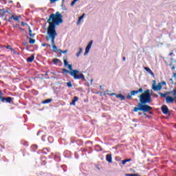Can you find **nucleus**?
Returning a JSON list of instances; mask_svg holds the SVG:
<instances>
[{
	"label": "nucleus",
	"instance_id": "27",
	"mask_svg": "<svg viewBox=\"0 0 176 176\" xmlns=\"http://www.w3.org/2000/svg\"><path fill=\"white\" fill-rule=\"evenodd\" d=\"M42 46H43V47L47 46V47H52V45L50 44H47V43H43V44H42Z\"/></svg>",
	"mask_w": 176,
	"mask_h": 176
},
{
	"label": "nucleus",
	"instance_id": "9",
	"mask_svg": "<svg viewBox=\"0 0 176 176\" xmlns=\"http://www.w3.org/2000/svg\"><path fill=\"white\" fill-rule=\"evenodd\" d=\"M91 45H93V41L91 40L89 44L87 45V46L85 48V56H86V54H89V52H90V49H91Z\"/></svg>",
	"mask_w": 176,
	"mask_h": 176
},
{
	"label": "nucleus",
	"instance_id": "42",
	"mask_svg": "<svg viewBox=\"0 0 176 176\" xmlns=\"http://www.w3.org/2000/svg\"><path fill=\"white\" fill-rule=\"evenodd\" d=\"M52 75H56V73L54 72H51Z\"/></svg>",
	"mask_w": 176,
	"mask_h": 176
},
{
	"label": "nucleus",
	"instance_id": "4",
	"mask_svg": "<svg viewBox=\"0 0 176 176\" xmlns=\"http://www.w3.org/2000/svg\"><path fill=\"white\" fill-rule=\"evenodd\" d=\"M163 86H166V82L164 81L159 82L158 85H156V81L153 80L152 89L154 91H159L162 90V87H163Z\"/></svg>",
	"mask_w": 176,
	"mask_h": 176
},
{
	"label": "nucleus",
	"instance_id": "41",
	"mask_svg": "<svg viewBox=\"0 0 176 176\" xmlns=\"http://www.w3.org/2000/svg\"><path fill=\"white\" fill-rule=\"evenodd\" d=\"M138 115H139L140 116H141V115H142V113L140 112V113H138Z\"/></svg>",
	"mask_w": 176,
	"mask_h": 176
},
{
	"label": "nucleus",
	"instance_id": "32",
	"mask_svg": "<svg viewBox=\"0 0 176 176\" xmlns=\"http://www.w3.org/2000/svg\"><path fill=\"white\" fill-rule=\"evenodd\" d=\"M126 160H124L122 161V164H123V166H124V164H126Z\"/></svg>",
	"mask_w": 176,
	"mask_h": 176
},
{
	"label": "nucleus",
	"instance_id": "44",
	"mask_svg": "<svg viewBox=\"0 0 176 176\" xmlns=\"http://www.w3.org/2000/svg\"><path fill=\"white\" fill-rule=\"evenodd\" d=\"M169 56H173V52H170V53L169 54Z\"/></svg>",
	"mask_w": 176,
	"mask_h": 176
},
{
	"label": "nucleus",
	"instance_id": "25",
	"mask_svg": "<svg viewBox=\"0 0 176 176\" xmlns=\"http://www.w3.org/2000/svg\"><path fill=\"white\" fill-rule=\"evenodd\" d=\"M62 71H63V74H69V70H67V69H62Z\"/></svg>",
	"mask_w": 176,
	"mask_h": 176
},
{
	"label": "nucleus",
	"instance_id": "33",
	"mask_svg": "<svg viewBox=\"0 0 176 176\" xmlns=\"http://www.w3.org/2000/svg\"><path fill=\"white\" fill-rule=\"evenodd\" d=\"M6 49H10V50H13V48L10 47V45H7Z\"/></svg>",
	"mask_w": 176,
	"mask_h": 176
},
{
	"label": "nucleus",
	"instance_id": "31",
	"mask_svg": "<svg viewBox=\"0 0 176 176\" xmlns=\"http://www.w3.org/2000/svg\"><path fill=\"white\" fill-rule=\"evenodd\" d=\"M50 1L51 3H54L57 2V1H58V0H50Z\"/></svg>",
	"mask_w": 176,
	"mask_h": 176
},
{
	"label": "nucleus",
	"instance_id": "3",
	"mask_svg": "<svg viewBox=\"0 0 176 176\" xmlns=\"http://www.w3.org/2000/svg\"><path fill=\"white\" fill-rule=\"evenodd\" d=\"M69 75H71L75 80L81 79V80H85L86 79L85 75H83V74H79V70L77 69L70 71Z\"/></svg>",
	"mask_w": 176,
	"mask_h": 176
},
{
	"label": "nucleus",
	"instance_id": "47",
	"mask_svg": "<svg viewBox=\"0 0 176 176\" xmlns=\"http://www.w3.org/2000/svg\"><path fill=\"white\" fill-rule=\"evenodd\" d=\"M149 113H150V115H152V111H150Z\"/></svg>",
	"mask_w": 176,
	"mask_h": 176
},
{
	"label": "nucleus",
	"instance_id": "19",
	"mask_svg": "<svg viewBox=\"0 0 176 176\" xmlns=\"http://www.w3.org/2000/svg\"><path fill=\"white\" fill-rule=\"evenodd\" d=\"M52 101H53L52 99H47V100L43 101V104H49V103L52 102Z\"/></svg>",
	"mask_w": 176,
	"mask_h": 176
},
{
	"label": "nucleus",
	"instance_id": "24",
	"mask_svg": "<svg viewBox=\"0 0 176 176\" xmlns=\"http://www.w3.org/2000/svg\"><path fill=\"white\" fill-rule=\"evenodd\" d=\"M82 52H83V50H82V48H80L78 52L76 54V57H79V56L82 54Z\"/></svg>",
	"mask_w": 176,
	"mask_h": 176
},
{
	"label": "nucleus",
	"instance_id": "8",
	"mask_svg": "<svg viewBox=\"0 0 176 176\" xmlns=\"http://www.w3.org/2000/svg\"><path fill=\"white\" fill-rule=\"evenodd\" d=\"M91 45H93V41L91 40L89 44L87 45V46L85 48V56H86V54H89V52H90V49H91Z\"/></svg>",
	"mask_w": 176,
	"mask_h": 176
},
{
	"label": "nucleus",
	"instance_id": "48",
	"mask_svg": "<svg viewBox=\"0 0 176 176\" xmlns=\"http://www.w3.org/2000/svg\"><path fill=\"white\" fill-rule=\"evenodd\" d=\"M0 24H1V22H0Z\"/></svg>",
	"mask_w": 176,
	"mask_h": 176
},
{
	"label": "nucleus",
	"instance_id": "36",
	"mask_svg": "<svg viewBox=\"0 0 176 176\" xmlns=\"http://www.w3.org/2000/svg\"><path fill=\"white\" fill-rule=\"evenodd\" d=\"M169 80L171 82V84H172V85H174V81L173 80V78H170Z\"/></svg>",
	"mask_w": 176,
	"mask_h": 176
},
{
	"label": "nucleus",
	"instance_id": "35",
	"mask_svg": "<svg viewBox=\"0 0 176 176\" xmlns=\"http://www.w3.org/2000/svg\"><path fill=\"white\" fill-rule=\"evenodd\" d=\"M126 176H135V175L134 174H126Z\"/></svg>",
	"mask_w": 176,
	"mask_h": 176
},
{
	"label": "nucleus",
	"instance_id": "14",
	"mask_svg": "<svg viewBox=\"0 0 176 176\" xmlns=\"http://www.w3.org/2000/svg\"><path fill=\"white\" fill-rule=\"evenodd\" d=\"M34 59H35V56L31 55L30 57L27 58V61L28 63H32V61H34Z\"/></svg>",
	"mask_w": 176,
	"mask_h": 176
},
{
	"label": "nucleus",
	"instance_id": "7",
	"mask_svg": "<svg viewBox=\"0 0 176 176\" xmlns=\"http://www.w3.org/2000/svg\"><path fill=\"white\" fill-rule=\"evenodd\" d=\"M63 63H64L65 67H67L69 71H74V69H72V65L68 64V60L67 59V56L63 57Z\"/></svg>",
	"mask_w": 176,
	"mask_h": 176
},
{
	"label": "nucleus",
	"instance_id": "26",
	"mask_svg": "<svg viewBox=\"0 0 176 176\" xmlns=\"http://www.w3.org/2000/svg\"><path fill=\"white\" fill-rule=\"evenodd\" d=\"M11 19H13L15 20V21H17V20H19V16H14V15H12Z\"/></svg>",
	"mask_w": 176,
	"mask_h": 176
},
{
	"label": "nucleus",
	"instance_id": "30",
	"mask_svg": "<svg viewBox=\"0 0 176 176\" xmlns=\"http://www.w3.org/2000/svg\"><path fill=\"white\" fill-rule=\"evenodd\" d=\"M76 102L74 100V99L72 100V102L70 103L71 105H75V103Z\"/></svg>",
	"mask_w": 176,
	"mask_h": 176
},
{
	"label": "nucleus",
	"instance_id": "46",
	"mask_svg": "<svg viewBox=\"0 0 176 176\" xmlns=\"http://www.w3.org/2000/svg\"><path fill=\"white\" fill-rule=\"evenodd\" d=\"M47 75H48V74H47V72L45 73V76H47Z\"/></svg>",
	"mask_w": 176,
	"mask_h": 176
},
{
	"label": "nucleus",
	"instance_id": "10",
	"mask_svg": "<svg viewBox=\"0 0 176 176\" xmlns=\"http://www.w3.org/2000/svg\"><path fill=\"white\" fill-rule=\"evenodd\" d=\"M52 48H53V52H58V53L59 54H61L62 53H63L64 54H65V53H67L68 52V50H65V51H63L62 50H60V49H57V46H56V49L54 48V47H53V44H52Z\"/></svg>",
	"mask_w": 176,
	"mask_h": 176
},
{
	"label": "nucleus",
	"instance_id": "43",
	"mask_svg": "<svg viewBox=\"0 0 176 176\" xmlns=\"http://www.w3.org/2000/svg\"><path fill=\"white\" fill-rule=\"evenodd\" d=\"M175 76H176V73H174L173 77L175 78Z\"/></svg>",
	"mask_w": 176,
	"mask_h": 176
},
{
	"label": "nucleus",
	"instance_id": "17",
	"mask_svg": "<svg viewBox=\"0 0 176 176\" xmlns=\"http://www.w3.org/2000/svg\"><path fill=\"white\" fill-rule=\"evenodd\" d=\"M85 16H86V14H82V15L78 18L77 24H80V22L82 21V20H83Z\"/></svg>",
	"mask_w": 176,
	"mask_h": 176
},
{
	"label": "nucleus",
	"instance_id": "39",
	"mask_svg": "<svg viewBox=\"0 0 176 176\" xmlns=\"http://www.w3.org/2000/svg\"><path fill=\"white\" fill-rule=\"evenodd\" d=\"M21 25L24 27V25H25V23L24 22H21Z\"/></svg>",
	"mask_w": 176,
	"mask_h": 176
},
{
	"label": "nucleus",
	"instance_id": "6",
	"mask_svg": "<svg viewBox=\"0 0 176 176\" xmlns=\"http://www.w3.org/2000/svg\"><path fill=\"white\" fill-rule=\"evenodd\" d=\"M0 101H1V102H8V104H10L12 101H13V98L3 97V93H2L1 91H0Z\"/></svg>",
	"mask_w": 176,
	"mask_h": 176
},
{
	"label": "nucleus",
	"instance_id": "38",
	"mask_svg": "<svg viewBox=\"0 0 176 176\" xmlns=\"http://www.w3.org/2000/svg\"><path fill=\"white\" fill-rule=\"evenodd\" d=\"M109 96H116V94L112 93V94H110Z\"/></svg>",
	"mask_w": 176,
	"mask_h": 176
},
{
	"label": "nucleus",
	"instance_id": "45",
	"mask_svg": "<svg viewBox=\"0 0 176 176\" xmlns=\"http://www.w3.org/2000/svg\"><path fill=\"white\" fill-rule=\"evenodd\" d=\"M172 69H175V67H172Z\"/></svg>",
	"mask_w": 176,
	"mask_h": 176
},
{
	"label": "nucleus",
	"instance_id": "21",
	"mask_svg": "<svg viewBox=\"0 0 176 176\" xmlns=\"http://www.w3.org/2000/svg\"><path fill=\"white\" fill-rule=\"evenodd\" d=\"M170 94H173V97L175 98V100H176V89H174L173 91L169 92Z\"/></svg>",
	"mask_w": 176,
	"mask_h": 176
},
{
	"label": "nucleus",
	"instance_id": "20",
	"mask_svg": "<svg viewBox=\"0 0 176 176\" xmlns=\"http://www.w3.org/2000/svg\"><path fill=\"white\" fill-rule=\"evenodd\" d=\"M29 35L31 36V38H34L35 36V34L32 33V30H31V28H29Z\"/></svg>",
	"mask_w": 176,
	"mask_h": 176
},
{
	"label": "nucleus",
	"instance_id": "13",
	"mask_svg": "<svg viewBox=\"0 0 176 176\" xmlns=\"http://www.w3.org/2000/svg\"><path fill=\"white\" fill-rule=\"evenodd\" d=\"M106 160L107 162H108L109 163H112V155L111 154H107L106 155Z\"/></svg>",
	"mask_w": 176,
	"mask_h": 176
},
{
	"label": "nucleus",
	"instance_id": "23",
	"mask_svg": "<svg viewBox=\"0 0 176 176\" xmlns=\"http://www.w3.org/2000/svg\"><path fill=\"white\" fill-rule=\"evenodd\" d=\"M29 43H30V45H34V43H35V39H33V38H29Z\"/></svg>",
	"mask_w": 176,
	"mask_h": 176
},
{
	"label": "nucleus",
	"instance_id": "29",
	"mask_svg": "<svg viewBox=\"0 0 176 176\" xmlns=\"http://www.w3.org/2000/svg\"><path fill=\"white\" fill-rule=\"evenodd\" d=\"M78 100H79V98H78V96H74L73 100H74L76 102V101H78Z\"/></svg>",
	"mask_w": 176,
	"mask_h": 176
},
{
	"label": "nucleus",
	"instance_id": "40",
	"mask_svg": "<svg viewBox=\"0 0 176 176\" xmlns=\"http://www.w3.org/2000/svg\"><path fill=\"white\" fill-rule=\"evenodd\" d=\"M122 60H123V61H126V57H123V58H122Z\"/></svg>",
	"mask_w": 176,
	"mask_h": 176
},
{
	"label": "nucleus",
	"instance_id": "28",
	"mask_svg": "<svg viewBox=\"0 0 176 176\" xmlns=\"http://www.w3.org/2000/svg\"><path fill=\"white\" fill-rule=\"evenodd\" d=\"M67 87H72V83L71 82H67Z\"/></svg>",
	"mask_w": 176,
	"mask_h": 176
},
{
	"label": "nucleus",
	"instance_id": "22",
	"mask_svg": "<svg viewBox=\"0 0 176 176\" xmlns=\"http://www.w3.org/2000/svg\"><path fill=\"white\" fill-rule=\"evenodd\" d=\"M0 12H2V13H1L2 16H5V14H6V13L8 12V10H5V9L0 10Z\"/></svg>",
	"mask_w": 176,
	"mask_h": 176
},
{
	"label": "nucleus",
	"instance_id": "37",
	"mask_svg": "<svg viewBox=\"0 0 176 176\" xmlns=\"http://www.w3.org/2000/svg\"><path fill=\"white\" fill-rule=\"evenodd\" d=\"M125 161H126V163H127L128 162H131V159H126V160H125Z\"/></svg>",
	"mask_w": 176,
	"mask_h": 176
},
{
	"label": "nucleus",
	"instance_id": "15",
	"mask_svg": "<svg viewBox=\"0 0 176 176\" xmlns=\"http://www.w3.org/2000/svg\"><path fill=\"white\" fill-rule=\"evenodd\" d=\"M145 71H146L150 75H152V76H155V74L153 72L151 71V69L149 67H144Z\"/></svg>",
	"mask_w": 176,
	"mask_h": 176
},
{
	"label": "nucleus",
	"instance_id": "5",
	"mask_svg": "<svg viewBox=\"0 0 176 176\" xmlns=\"http://www.w3.org/2000/svg\"><path fill=\"white\" fill-rule=\"evenodd\" d=\"M144 91V89L142 88H140L138 90H133L131 91L127 96L126 99L127 100H131L133 98V96H135L136 94H138V93H142Z\"/></svg>",
	"mask_w": 176,
	"mask_h": 176
},
{
	"label": "nucleus",
	"instance_id": "1",
	"mask_svg": "<svg viewBox=\"0 0 176 176\" xmlns=\"http://www.w3.org/2000/svg\"><path fill=\"white\" fill-rule=\"evenodd\" d=\"M47 23H49L47 35L45 36L46 41H51L54 49H56V36H57V31H56V26L60 25L63 23V15L60 12H56L55 14H51Z\"/></svg>",
	"mask_w": 176,
	"mask_h": 176
},
{
	"label": "nucleus",
	"instance_id": "11",
	"mask_svg": "<svg viewBox=\"0 0 176 176\" xmlns=\"http://www.w3.org/2000/svg\"><path fill=\"white\" fill-rule=\"evenodd\" d=\"M162 111L164 115H168V107H167L166 105H163L162 107Z\"/></svg>",
	"mask_w": 176,
	"mask_h": 176
},
{
	"label": "nucleus",
	"instance_id": "18",
	"mask_svg": "<svg viewBox=\"0 0 176 176\" xmlns=\"http://www.w3.org/2000/svg\"><path fill=\"white\" fill-rule=\"evenodd\" d=\"M52 63H54V64H55V65H57L58 63H61V61L60 60V59L58 58H54L52 60Z\"/></svg>",
	"mask_w": 176,
	"mask_h": 176
},
{
	"label": "nucleus",
	"instance_id": "12",
	"mask_svg": "<svg viewBox=\"0 0 176 176\" xmlns=\"http://www.w3.org/2000/svg\"><path fill=\"white\" fill-rule=\"evenodd\" d=\"M174 100H175V98H173L171 96H167L166 98V102H168V103L174 102Z\"/></svg>",
	"mask_w": 176,
	"mask_h": 176
},
{
	"label": "nucleus",
	"instance_id": "16",
	"mask_svg": "<svg viewBox=\"0 0 176 176\" xmlns=\"http://www.w3.org/2000/svg\"><path fill=\"white\" fill-rule=\"evenodd\" d=\"M116 98H120L121 101L126 100V97L122 94L116 95Z\"/></svg>",
	"mask_w": 176,
	"mask_h": 176
},
{
	"label": "nucleus",
	"instance_id": "34",
	"mask_svg": "<svg viewBox=\"0 0 176 176\" xmlns=\"http://www.w3.org/2000/svg\"><path fill=\"white\" fill-rule=\"evenodd\" d=\"M160 96H161L162 97H166V94H165L160 93Z\"/></svg>",
	"mask_w": 176,
	"mask_h": 176
},
{
	"label": "nucleus",
	"instance_id": "2",
	"mask_svg": "<svg viewBox=\"0 0 176 176\" xmlns=\"http://www.w3.org/2000/svg\"><path fill=\"white\" fill-rule=\"evenodd\" d=\"M140 102L138 106L133 108V112H137L138 111H142L144 112V116H146V112L152 110V107L146 104H150L152 102V95L149 89H146L144 91L140 96Z\"/></svg>",
	"mask_w": 176,
	"mask_h": 176
}]
</instances>
